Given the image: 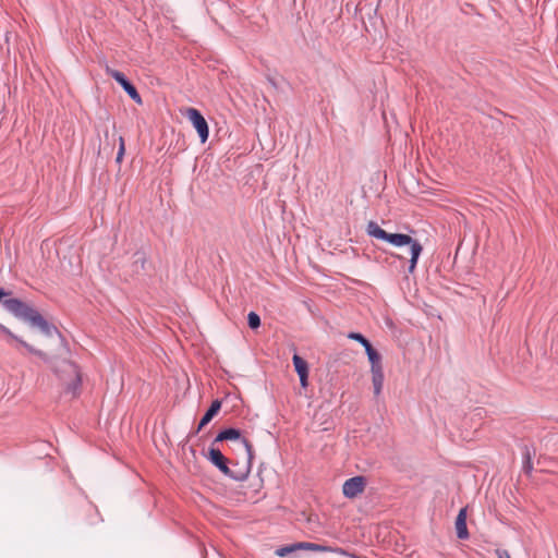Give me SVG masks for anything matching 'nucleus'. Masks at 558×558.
<instances>
[{
  "label": "nucleus",
  "mask_w": 558,
  "mask_h": 558,
  "mask_svg": "<svg viewBox=\"0 0 558 558\" xmlns=\"http://www.w3.org/2000/svg\"><path fill=\"white\" fill-rule=\"evenodd\" d=\"M2 304L16 318L28 322L32 326L39 328L45 336H57L62 352H68L66 341L62 333L53 324L45 319L38 311L14 298L3 300Z\"/></svg>",
  "instance_id": "1"
},
{
  "label": "nucleus",
  "mask_w": 558,
  "mask_h": 558,
  "mask_svg": "<svg viewBox=\"0 0 558 558\" xmlns=\"http://www.w3.org/2000/svg\"><path fill=\"white\" fill-rule=\"evenodd\" d=\"M366 232L369 236L388 242L393 246H410L411 258L409 260L408 271L409 274L414 272L418 258L423 252V246L417 240L403 233H388L383 228H380L375 221H369L367 223Z\"/></svg>",
  "instance_id": "2"
},
{
  "label": "nucleus",
  "mask_w": 558,
  "mask_h": 558,
  "mask_svg": "<svg viewBox=\"0 0 558 558\" xmlns=\"http://www.w3.org/2000/svg\"><path fill=\"white\" fill-rule=\"evenodd\" d=\"M206 458L223 475L236 482L245 481L251 472L252 462L247 460H245V463L239 470H233L229 468V460L222 454L221 450L219 448H216L215 445L213 444L208 449Z\"/></svg>",
  "instance_id": "3"
},
{
  "label": "nucleus",
  "mask_w": 558,
  "mask_h": 558,
  "mask_svg": "<svg viewBox=\"0 0 558 558\" xmlns=\"http://www.w3.org/2000/svg\"><path fill=\"white\" fill-rule=\"evenodd\" d=\"M56 373L62 380L65 379L63 374H65V373L69 374L70 381L66 383L65 392L72 393L74 397L77 396L80 392V389H81V385H82V376H81L80 367L74 362H71L69 360H63L62 361V371L59 372L58 369H56Z\"/></svg>",
  "instance_id": "4"
},
{
  "label": "nucleus",
  "mask_w": 558,
  "mask_h": 558,
  "mask_svg": "<svg viewBox=\"0 0 558 558\" xmlns=\"http://www.w3.org/2000/svg\"><path fill=\"white\" fill-rule=\"evenodd\" d=\"M226 440H238V441H240L243 445V447L245 448V451H246V459L245 460L252 462V460L254 458L253 445L251 444V441L246 437L243 436L241 429L234 428V427H228V428L221 429L217 434L215 439L213 440V445H216L217 442H221V441H226Z\"/></svg>",
  "instance_id": "5"
},
{
  "label": "nucleus",
  "mask_w": 558,
  "mask_h": 558,
  "mask_svg": "<svg viewBox=\"0 0 558 558\" xmlns=\"http://www.w3.org/2000/svg\"><path fill=\"white\" fill-rule=\"evenodd\" d=\"M107 74L112 77L123 90L130 96L136 104L142 105V97L137 92L136 87L128 80V77L120 71L110 68L106 69Z\"/></svg>",
  "instance_id": "6"
},
{
  "label": "nucleus",
  "mask_w": 558,
  "mask_h": 558,
  "mask_svg": "<svg viewBox=\"0 0 558 558\" xmlns=\"http://www.w3.org/2000/svg\"><path fill=\"white\" fill-rule=\"evenodd\" d=\"M186 117L193 124L194 129L197 131L201 143H206L209 136V128L203 114L195 108H189L186 110Z\"/></svg>",
  "instance_id": "7"
},
{
  "label": "nucleus",
  "mask_w": 558,
  "mask_h": 558,
  "mask_svg": "<svg viewBox=\"0 0 558 558\" xmlns=\"http://www.w3.org/2000/svg\"><path fill=\"white\" fill-rule=\"evenodd\" d=\"M366 485V478L364 476H353L348 478L342 486V494L347 498H354L363 493Z\"/></svg>",
  "instance_id": "8"
},
{
  "label": "nucleus",
  "mask_w": 558,
  "mask_h": 558,
  "mask_svg": "<svg viewBox=\"0 0 558 558\" xmlns=\"http://www.w3.org/2000/svg\"><path fill=\"white\" fill-rule=\"evenodd\" d=\"M292 362L294 365V369L300 378V384L302 388H306L308 386V364L307 362L301 357L299 354L294 353L292 356Z\"/></svg>",
  "instance_id": "9"
},
{
  "label": "nucleus",
  "mask_w": 558,
  "mask_h": 558,
  "mask_svg": "<svg viewBox=\"0 0 558 558\" xmlns=\"http://www.w3.org/2000/svg\"><path fill=\"white\" fill-rule=\"evenodd\" d=\"M222 405V401L219 399H216L211 402L203 417L201 418L196 433H198L202 428H204L220 411Z\"/></svg>",
  "instance_id": "10"
},
{
  "label": "nucleus",
  "mask_w": 558,
  "mask_h": 558,
  "mask_svg": "<svg viewBox=\"0 0 558 558\" xmlns=\"http://www.w3.org/2000/svg\"><path fill=\"white\" fill-rule=\"evenodd\" d=\"M0 331L3 332L4 335L7 336H10L12 337L13 339L17 340L23 347H25L31 353L39 356L43 361H45L46 363H51V359L50 356L45 353L44 351H40V350H37L35 349L34 347L29 345L28 343H26L25 341H23L22 339H19L16 336H14L10 329H8L5 326L1 325L0 324Z\"/></svg>",
  "instance_id": "11"
},
{
  "label": "nucleus",
  "mask_w": 558,
  "mask_h": 558,
  "mask_svg": "<svg viewBox=\"0 0 558 558\" xmlns=\"http://www.w3.org/2000/svg\"><path fill=\"white\" fill-rule=\"evenodd\" d=\"M456 532L459 539H468L470 534L466 526V508L460 509L456 518Z\"/></svg>",
  "instance_id": "12"
},
{
  "label": "nucleus",
  "mask_w": 558,
  "mask_h": 558,
  "mask_svg": "<svg viewBox=\"0 0 558 558\" xmlns=\"http://www.w3.org/2000/svg\"><path fill=\"white\" fill-rule=\"evenodd\" d=\"M295 546H298L300 549L304 550H313V551H322V553H339V554H345V551L342 548H332L330 546H325L316 543H310V542H300L295 543Z\"/></svg>",
  "instance_id": "13"
},
{
  "label": "nucleus",
  "mask_w": 558,
  "mask_h": 558,
  "mask_svg": "<svg viewBox=\"0 0 558 558\" xmlns=\"http://www.w3.org/2000/svg\"><path fill=\"white\" fill-rule=\"evenodd\" d=\"M535 454V450L529 446L523 447V454H522V470L525 474L530 475L533 471V463L532 459Z\"/></svg>",
  "instance_id": "14"
},
{
  "label": "nucleus",
  "mask_w": 558,
  "mask_h": 558,
  "mask_svg": "<svg viewBox=\"0 0 558 558\" xmlns=\"http://www.w3.org/2000/svg\"><path fill=\"white\" fill-rule=\"evenodd\" d=\"M372 374V383L374 387V395L379 396L384 386V369L381 368H375L371 369Z\"/></svg>",
  "instance_id": "15"
},
{
  "label": "nucleus",
  "mask_w": 558,
  "mask_h": 558,
  "mask_svg": "<svg viewBox=\"0 0 558 558\" xmlns=\"http://www.w3.org/2000/svg\"><path fill=\"white\" fill-rule=\"evenodd\" d=\"M366 355L371 363V369L381 368V355L373 348L372 344H368V348L365 349Z\"/></svg>",
  "instance_id": "16"
},
{
  "label": "nucleus",
  "mask_w": 558,
  "mask_h": 558,
  "mask_svg": "<svg viewBox=\"0 0 558 558\" xmlns=\"http://www.w3.org/2000/svg\"><path fill=\"white\" fill-rule=\"evenodd\" d=\"M348 338H349V339H351V340H354V341H356V342H359V343H361V344L364 347V349L368 348V344H372V343L369 342V340H368V339H366V338H365L362 333H360V332H354V331H352V332H350V333L348 335Z\"/></svg>",
  "instance_id": "17"
},
{
  "label": "nucleus",
  "mask_w": 558,
  "mask_h": 558,
  "mask_svg": "<svg viewBox=\"0 0 558 558\" xmlns=\"http://www.w3.org/2000/svg\"><path fill=\"white\" fill-rule=\"evenodd\" d=\"M247 324L251 329H257L260 326V317L255 312H250L247 315Z\"/></svg>",
  "instance_id": "18"
},
{
  "label": "nucleus",
  "mask_w": 558,
  "mask_h": 558,
  "mask_svg": "<svg viewBox=\"0 0 558 558\" xmlns=\"http://www.w3.org/2000/svg\"><path fill=\"white\" fill-rule=\"evenodd\" d=\"M295 550H300V548L298 546H295V543L294 544H291V545H287V546H283V547H280L276 550V554L277 556L279 557H284L287 556L288 554H291Z\"/></svg>",
  "instance_id": "19"
},
{
  "label": "nucleus",
  "mask_w": 558,
  "mask_h": 558,
  "mask_svg": "<svg viewBox=\"0 0 558 558\" xmlns=\"http://www.w3.org/2000/svg\"><path fill=\"white\" fill-rule=\"evenodd\" d=\"M124 153H125L124 138H123L122 136H120V137H119V150H118L117 158H116V161H117L118 163H121V162H122V159H123Z\"/></svg>",
  "instance_id": "20"
},
{
  "label": "nucleus",
  "mask_w": 558,
  "mask_h": 558,
  "mask_svg": "<svg viewBox=\"0 0 558 558\" xmlns=\"http://www.w3.org/2000/svg\"><path fill=\"white\" fill-rule=\"evenodd\" d=\"M135 257H136V259L134 260V266H135L136 270H138V268L144 269L145 268V264L147 262L145 255L136 253Z\"/></svg>",
  "instance_id": "21"
},
{
  "label": "nucleus",
  "mask_w": 558,
  "mask_h": 558,
  "mask_svg": "<svg viewBox=\"0 0 558 558\" xmlns=\"http://www.w3.org/2000/svg\"><path fill=\"white\" fill-rule=\"evenodd\" d=\"M495 553L498 558H511L509 551L506 549H496Z\"/></svg>",
  "instance_id": "22"
},
{
  "label": "nucleus",
  "mask_w": 558,
  "mask_h": 558,
  "mask_svg": "<svg viewBox=\"0 0 558 558\" xmlns=\"http://www.w3.org/2000/svg\"><path fill=\"white\" fill-rule=\"evenodd\" d=\"M11 291H7L3 288H0V302L2 301L3 298L11 295Z\"/></svg>",
  "instance_id": "23"
}]
</instances>
